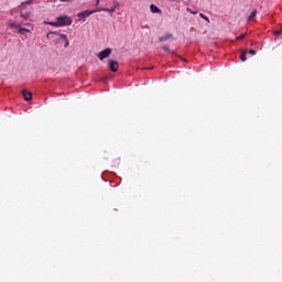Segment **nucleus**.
I'll list each match as a JSON object with an SVG mask.
<instances>
[{
  "label": "nucleus",
  "mask_w": 282,
  "mask_h": 282,
  "mask_svg": "<svg viewBox=\"0 0 282 282\" xmlns=\"http://www.w3.org/2000/svg\"><path fill=\"white\" fill-rule=\"evenodd\" d=\"M22 96H23L24 100H26V102H30V100H32V93H30L28 90H22Z\"/></svg>",
  "instance_id": "nucleus-7"
},
{
  "label": "nucleus",
  "mask_w": 282,
  "mask_h": 282,
  "mask_svg": "<svg viewBox=\"0 0 282 282\" xmlns=\"http://www.w3.org/2000/svg\"><path fill=\"white\" fill-rule=\"evenodd\" d=\"M99 12H110V14H113L116 12V7H112L110 9L104 8V9H97Z\"/></svg>",
  "instance_id": "nucleus-8"
},
{
  "label": "nucleus",
  "mask_w": 282,
  "mask_h": 282,
  "mask_svg": "<svg viewBox=\"0 0 282 282\" xmlns=\"http://www.w3.org/2000/svg\"><path fill=\"white\" fill-rule=\"evenodd\" d=\"M61 36H62V39H63V40H65V41H66V43H65V47H67V45H69V41H67V35L62 34Z\"/></svg>",
  "instance_id": "nucleus-10"
},
{
  "label": "nucleus",
  "mask_w": 282,
  "mask_h": 282,
  "mask_svg": "<svg viewBox=\"0 0 282 282\" xmlns=\"http://www.w3.org/2000/svg\"><path fill=\"white\" fill-rule=\"evenodd\" d=\"M163 50H164L165 52H169V46H163Z\"/></svg>",
  "instance_id": "nucleus-19"
},
{
  "label": "nucleus",
  "mask_w": 282,
  "mask_h": 282,
  "mask_svg": "<svg viewBox=\"0 0 282 282\" xmlns=\"http://www.w3.org/2000/svg\"><path fill=\"white\" fill-rule=\"evenodd\" d=\"M21 17H22L23 19H28V18H29V15H24V14H21Z\"/></svg>",
  "instance_id": "nucleus-21"
},
{
  "label": "nucleus",
  "mask_w": 282,
  "mask_h": 282,
  "mask_svg": "<svg viewBox=\"0 0 282 282\" xmlns=\"http://www.w3.org/2000/svg\"><path fill=\"white\" fill-rule=\"evenodd\" d=\"M45 25H52L53 28H65L67 25H72V18L67 15H61L56 18L54 22L44 21Z\"/></svg>",
  "instance_id": "nucleus-1"
},
{
  "label": "nucleus",
  "mask_w": 282,
  "mask_h": 282,
  "mask_svg": "<svg viewBox=\"0 0 282 282\" xmlns=\"http://www.w3.org/2000/svg\"><path fill=\"white\" fill-rule=\"evenodd\" d=\"M237 41H243L246 39V33H242L240 36L236 37Z\"/></svg>",
  "instance_id": "nucleus-13"
},
{
  "label": "nucleus",
  "mask_w": 282,
  "mask_h": 282,
  "mask_svg": "<svg viewBox=\"0 0 282 282\" xmlns=\"http://www.w3.org/2000/svg\"><path fill=\"white\" fill-rule=\"evenodd\" d=\"M274 34H275V36H281V34H282V29L274 31Z\"/></svg>",
  "instance_id": "nucleus-15"
},
{
  "label": "nucleus",
  "mask_w": 282,
  "mask_h": 282,
  "mask_svg": "<svg viewBox=\"0 0 282 282\" xmlns=\"http://www.w3.org/2000/svg\"><path fill=\"white\" fill-rule=\"evenodd\" d=\"M248 59V57L246 56V53H242L240 56V61L246 62Z\"/></svg>",
  "instance_id": "nucleus-11"
},
{
  "label": "nucleus",
  "mask_w": 282,
  "mask_h": 282,
  "mask_svg": "<svg viewBox=\"0 0 282 282\" xmlns=\"http://www.w3.org/2000/svg\"><path fill=\"white\" fill-rule=\"evenodd\" d=\"M8 25H9V28H15L17 30H19L18 32H19V34H25V32H29L30 33V29H25V28H23V26H21V24H19V23H17V22H11V21H9L8 22Z\"/></svg>",
  "instance_id": "nucleus-2"
},
{
  "label": "nucleus",
  "mask_w": 282,
  "mask_h": 282,
  "mask_svg": "<svg viewBox=\"0 0 282 282\" xmlns=\"http://www.w3.org/2000/svg\"><path fill=\"white\" fill-rule=\"evenodd\" d=\"M199 17H200V19H204L208 23L210 22V20H208V17L204 15V13H200Z\"/></svg>",
  "instance_id": "nucleus-12"
},
{
  "label": "nucleus",
  "mask_w": 282,
  "mask_h": 282,
  "mask_svg": "<svg viewBox=\"0 0 282 282\" xmlns=\"http://www.w3.org/2000/svg\"><path fill=\"white\" fill-rule=\"evenodd\" d=\"M61 1H67V0H61Z\"/></svg>",
  "instance_id": "nucleus-22"
},
{
  "label": "nucleus",
  "mask_w": 282,
  "mask_h": 282,
  "mask_svg": "<svg viewBox=\"0 0 282 282\" xmlns=\"http://www.w3.org/2000/svg\"><path fill=\"white\" fill-rule=\"evenodd\" d=\"M119 67H120V64L117 61H113V59L109 61V69H111V72H118Z\"/></svg>",
  "instance_id": "nucleus-5"
},
{
  "label": "nucleus",
  "mask_w": 282,
  "mask_h": 282,
  "mask_svg": "<svg viewBox=\"0 0 282 282\" xmlns=\"http://www.w3.org/2000/svg\"><path fill=\"white\" fill-rule=\"evenodd\" d=\"M254 17H257V9L251 12V14L249 15L248 21H252L254 19Z\"/></svg>",
  "instance_id": "nucleus-9"
},
{
  "label": "nucleus",
  "mask_w": 282,
  "mask_h": 282,
  "mask_svg": "<svg viewBox=\"0 0 282 282\" xmlns=\"http://www.w3.org/2000/svg\"><path fill=\"white\" fill-rule=\"evenodd\" d=\"M186 10L189 12V14H197V11H193L191 8H187Z\"/></svg>",
  "instance_id": "nucleus-17"
},
{
  "label": "nucleus",
  "mask_w": 282,
  "mask_h": 282,
  "mask_svg": "<svg viewBox=\"0 0 282 282\" xmlns=\"http://www.w3.org/2000/svg\"><path fill=\"white\" fill-rule=\"evenodd\" d=\"M23 6H32V0H29V1H26V2H23V3L21 4V7H23Z\"/></svg>",
  "instance_id": "nucleus-16"
},
{
  "label": "nucleus",
  "mask_w": 282,
  "mask_h": 282,
  "mask_svg": "<svg viewBox=\"0 0 282 282\" xmlns=\"http://www.w3.org/2000/svg\"><path fill=\"white\" fill-rule=\"evenodd\" d=\"M150 11L153 13V14H162V10L160 8H158V6L155 4H151L150 6Z\"/></svg>",
  "instance_id": "nucleus-6"
},
{
  "label": "nucleus",
  "mask_w": 282,
  "mask_h": 282,
  "mask_svg": "<svg viewBox=\"0 0 282 282\" xmlns=\"http://www.w3.org/2000/svg\"><path fill=\"white\" fill-rule=\"evenodd\" d=\"M109 56H111V48H106L98 54L99 61H105V58H109Z\"/></svg>",
  "instance_id": "nucleus-4"
},
{
  "label": "nucleus",
  "mask_w": 282,
  "mask_h": 282,
  "mask_svg": "<svg viewBox=\"0 0 282 282\" xmlns=\"http://www.w3.org/2000/svg\"><path fill=\"white\" fill-rule=\"evenodd\" d=\"M249 54H251V56H254L257 54L256 50H249Z\"/></svg>",
  "instance_id": "nucleus-18"
},
{
  "label": "nucleus",
  "mask_w": 282,
  "mask_h": 282,
  "mask_svg": "<svg viewBox=\"0 0 282 282\" xmlns=\"http://www.w3.org/2000/svg\"><path fill=\"white\" fill-rule=\"evenodd\" d=\"M95 12H100V10L98 9H95V10H86V11H83V12H79L77 14L78 19H87V17H91V14H95Z\"/></svg>",
  "instance_id": "nucleus-3"
},
{
  "label": "nucleus",
  "mask_w": 282,
  "mask_h": 282,
  "mask_svg": "<svg viewBox=\"0 0 282 282\" xmlns=\"http://www.w3.org/2000/svg\"><path fill=\"white\" fill-rule=\"evenodd\" d=\"M96 6H100V0H96Z\"/></svg>",
  "instance_id": "nucleus-20"
},
{
  "label": "nucleus",
  "mask_w": 282,
  "mask_h": 282,
  "mask_svg": "<svg viewBox=\"0 0 282 282\" xmlns=\"http://www.w3.org/2000/svg\"><path fill=\"white\" fill-rule=\"evenodd\" d=\"M172 35H165L160 37V41H169V39H171Z\"/></svg>",
  "instance_id": "nucleus-14"
}]
</instances>
